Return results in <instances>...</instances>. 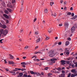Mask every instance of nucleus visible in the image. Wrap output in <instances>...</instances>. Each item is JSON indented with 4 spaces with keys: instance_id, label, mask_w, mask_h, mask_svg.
<instances>
[{
    "instance_id": "37",
    "label": "nucleus",
    "mask_w": 77,
    "mask_h": 77,
    "mask_svg": "<svg viewBox=\"0 0 77 77\" xmlns=\"http://www.w3.org/2000/svg\"><path fill=\"white\" fill-rule=\"evenodd\" d=\"M71 15V13L70 12H68L67 13V15Z\"/></svg>"
},
{
    "instance_id": "33",
    "label": "nucleus",
    "mask_w": 77,
    "mask_h": 77,
    "mask_svg": "<svg viewBox=\"0 0 77 77\" xmlns=\"http://www.w3.org/2000/svg\"><path fill=\"white\" fill-rule=\"evenodd\" d=\"M38 33L39 32L38 31H36L35 32V35H38Z\"/></svg>"
},
{
    "instance_id": "42",
    "label": "nucleus",
    "mask_w": 77,
    "mask_h": 77,
    "mask_svg": "<svg viewBox=\"0 0 77 77\" xmlns=\"http://www.w3.org/2000/svg\"><path fill=\"white\" fill-rule=\"evenodd\" d=\"M48 75H52V74L51 73H49L48 74Z\"/></svg>"
},
{
    "instance_id": "35",
    "label": "nucleus",
    "mask_w": 77,
    "mask_h": 77,
    "mask_svg": "<svg viewBox=\"0 0 77 77\" xmlns=\"http://www.w3.org/2000/svg\"><path fill=\"white\" fill-rule=\"evenodd\" d=\"M47 12H48V10H47V9H46L45 10V14H47Z\"/></svg>"
},
{
    "instance_id": "10",
    "label": "nucleus",
    "mask_w": 77,
    "mask_h": 77,
    "mask_svg": "<svg viewBox=\"0 0 77 77\" xmlns=\"http://www.w3.org/2000/svg\"><path fill=\"white\" fill-rule=\"evenodd\" d=\"M8 63H9V64H15V63H14V62L13 61H9Z\"/></svg>"
},
{
    "instance_id": "52",
    "label": "nucleus",
    "mask_w": 77,
    "mask_h": 77,
    "mask_svg": "<svg viewBox=\"0 0 77 77\" xmlns=\"http://www.w3.org/2000/svg\"><path fill=\"white\" fill-rule=\"evenodd\" d=\"M22 66H23V68H25L26 67V66L24 65H22Z\"/></svg>"
},
{
    "instance_id": "61",
    "label": "nucleus",
    "mask_w": 77,
    "mask_h": 77,
    "mask_svg": "<svg viewBox=\"0 0 77 77\" xmlns=\"http://www.w3.org/2000/svg\"><path fill=\"white\" fill-rule=\"evenodd\" d=\"M73 8L72 7H71L70 8V10H71V11H72L73 10Z\"/></svg>"
},
{
    "instance_id": "55",
    "label": "nucleus",
    "mask_w": 77,
    "mask_h": 77,
    "mask_svg": "<svg viewBox=\"0 0 77 77\" xmlns=\"http://www.w3.org/2000/svg\"><path fill=\"white\" fill-rule=\"evenodd\" d=\"M20 33H22V32H23V29H20Z\"/></svg>"
},
{
    "instance_id": "27",
    "label": "nucleus",
    "mask_w": 77,
    "mask_h": 77,
    "mask_svg": "<svg viewBox=\"0 0 77 77\" xmlns=\"http://www.w3.org/2000/svg\"><path fill=\"white\" fill-rule=\"evenodd\" d=\"M21 64L23 65H26L27 64H26V63L25 62H23L21 63Z\"/></svg>"
},
{
    "instance_id": "43",
    "label": "nucleus",
    "mask_w": 77,
    "mask_h": 77,
    "mask_svg": "<svg viewBox=\"0 0 77 77\" xmlns=\"http://www.w3.org/2000/svg\"><path fill=\"white\" fill-rule=\"evenodd\" d=\"M36 20H37V19L36 18H35L33 20V22H35L36 21Z\"/></svg>"
},
{
    "instance_id": "44",
    "label": "nucleus",
    "mask_w": 77,
    "mask_h": 77,
    "mask_svg": "<svg viewBox=\"0 0 77 77\" xmlns=\"http://www.w3.org/2000/svg\"><path fill=\"white\" fill-rule=\"evenodd\" d=\"M75 77V76H74V75L72 74V75L71 76V77Z\"/></svg>"
},
{
    "instance_id": "19",
    "label": "nucleus",
    "mask_w": 77,
    "mask_h": 77,
    "mask_svg": "<svg viewBox=\"0 0 77 77\" xmlns=\"http://www.w3.org/2000/svg\"><path fill=\"white\" fill-rule=\"evenodd\" d=\"M70 61H66V63H67L68 64H69V65H71V63H70Z\"/></svg>"
},
{
    "instance_id": "21",
    "label": "nucleus",
    "mask_w": 77,
    "mask_h": 77,
    "mask_svg": "<svg viewBox=\"0 0 77 77\" xmlns=\"http://www.w3.org/2000/svg\"><path fill=\"white\" fill-rule=\"evenodd\" d=\"M10 73H11L12 74H15V72H14V71L13 70L12 71H10Z\"/></svg>"
},
{
    "instance_id": "41",
    "label": "nucleus",
    "mask_w": 77,
    "mask_h": 77,
    "mask_svg": "<svg viewBox=\"0 0 77 77\" xmlns=\"http://www.w3.org/2000/svg\"><path fill=\"white\" fill-rule=\"evenodd\" d=\"M49 68L48 67H46L45 68V70H47Z\"/></svg>"
},
{
    "instance_id": "34",
    "label": "nucleus",
    "mask_w": 77,
    "mask_h": 77,
    "mask_svg": "<svg viewBox=\"0 0 77 77\" xmlns=\"http://www.w3.org/2000/svg\"><path fill=\"white\" fill-rule=\"evenodd\" d=\"M74 73H75L74 74V75L75 77V76H77V72H74Z\"/></svg>"
},
{
    "instance_id": "24",
    "label": "nucleus",
    "mask_w": 77,
    "mask_h": 77,
    "mask_svg": "<svg viewBox=\"0 0 77 77\" xmlns=\"http://www.w3.org/2000/svg\"><path fill=\"white\" fill-rule=\"evenodd\" d=\"M55 74H59L60 73V72L59 71H57L56 70H55L54 71Z\"/></svg>"
},
{
    "instance_id": "58",
    "label": "nucleus",
    "mask_w": 77,
    "mask_h": 77,
    "mask_svg": "<svg viewBox=\"0 0 77 77\" xmlns=\"http://www.w3.org/2000/svg\"><path fill=\"white\" fill-rule=\"evenodd\" d=\"M71 66H72V68H74V64H72L71 65Z\"/></svg>"
},
{
    "instance_id": "30",
    "label": "nucleus",
    "mask_w": 77,
    "mask_h": 77,
    "mask_svg": "<svg viewBox=\"0 0 77 77\" xmlns=\"http://www.w3.org/2000/svg\"><path fill=\"white\" fill-rule=\"evenodd\" d=\"M29 47V46H26L25 47V48H24L25 50H26V49H27V48H28Z\"/></svg>"
},
{
    "instance_id": "45",
    "label": "nucleus",
    "mask_w": 77,
    "mask_h": 77,
    "mask_svg": "<svg viewBox=\"0 0 77 77\" xmlns=\"http://www.w3.org/2000/svg\"><path fill=\"white\" fill-rule=\"evenodd\" d=\"M70 76H71V73H69L68 75L67 76V77H70Z\"/></svg>"
},
{
    "instance_id": "36",
    "label": "nucleus",
    "mask_w": 77,
    "mask_h": 77,
    "mask_svg": "<svg viewBox=\"0 0 77 77\" xmlns=\"http://www.w3.org/2000/svg\"><path fill=\"white\" fill-rule=\"evenodd\" d=\"M15 69H17L18 71H21V69L20 68H15Z\"/></svg>"
},
{
    "instance_id": "64",
    "label": "nucleus",
    "mask_w": 77,
    "mask_h": 77,
    "mask_svg": "<svg viewBox=\"0 0 77 77\" xmlns=\"http://www.w3.org/2000/svg\"><path fill=\"white\" fill-rule=\"evenodd\" d=\"M59 26H60V27L62 26V24H59Z\"/></svg>"
},
{
    "instance_id": "13",
    "label": "nucleus",
    "mask_w": 77,
    "mask_h": 77,
    "mask_svg": "<svg viewBox=\"0 0 77 77\" xmlns=\"http://www.w3.org/2000/svg\"><path fill=\"white\" fill-rule=\"evenodd\" d=\"M40 41H41V38H39L36 40V43H38V42H39Z\"/></svg>"
},
{
    "instance_id": "16",
    "label": "nucleus",
    "mask_w": 77,
    "mask_h": 77,
    "mask_svg": "<svg viewBox=\"0 0 77 77\" xmlns=\"http://www.w3.org/2000/svg\"><path fill=\"white\" fill-rule=\"evenodd\" d=\"M9 56H10V59H14V57H13V56L12 55H11V54H9Z\"/></svg>"
},
{
    "instance_id": "20",
    "label": "nucleus",
    "mask_w": 77,
    "mask_h": 77,
    "mask_svg": "<svg viewBox=\"0 0 77 77\" xmlns=\"http://www.w3.org/2000/svg\"><path fill=\"white\" fill-rule=\"evenodd\" d=\"M77 15H75L74 17H73L71 19L72 20H74L77 18Z\"/></svg>"
},
{
    "instance_id": "29",
    "label": "nucleus",
    "mask_w": 77,
    "mask_h": 77,
    "mask_svg": "<svg viewBox=\"0 0 77 77\" xmlns=\"http://www.w3.org/2000/svg\"><path fill=\"white\" fill-rule=\"evenodd\" d=\"M57 69V70H58V71H60L61 70V68L59 67L57 69Z\"/></svg>"
},
{
    "instance_id": "47",
    "label": "nucleus",
    "mask_w": 77,
    "mask_h": 77,
    "mask_svg": "<svg viewBox=\"0 0 77 77\" xmlns=\"http://www.w3.org/2000/svg\"><path fill=\"white\" fill-rule=\"evenodd\" d=\"M60 51H61V52L62 51H63V50L61 48L60 49Z\"/></svg>"
},
{
    "instance_id": "4",
    "label": "nucleus",
    "mask_w": 77,
    "mask_h": 77,
    "mask_svg": "<svg viewBox=\"0 0 77 77\" xmlns=\"http://www.w3.org/2000/svg\"><path fill=\"white\" fill-rule=\"evenodd\" d=\"M8 33V31L7 29H5L3 32V34L4 35L6 36L7 33Z\"/></svg>"
},
{
    "instance_id": "49",
    "label": "nucleus",
    "mask_w": 77,
    "mask_h": 77,
    "mask_svg": "<svg viewBox=\"0 0 77 77\" xmlns=\"http://www.w3.org/2000/svg\"><path fill=\"white\" fill-rule=\"evenodd\" d=\"M58 44L59 45H61L62 44V42H60L58 43Z\"/></svg>"
},
{
    "instance_id": "56",
    "label": "nucleus",
    "mask_w": 77,
    "mask_h": 77,
    "mask_svg": "<svg viewBox=\"0 0 77 77\" xmlns=\"http://www.w3.org/2000/svg\"><path fill=\"white\" fill-rule=\"evenodd\" d=\"M72 36V34H70V35H69V37H71V36Z\"/></svg>"
},
{
    "instance_id": "26",
    "label": "nucleus",
    "mask_w": 77,
    "mask_h": 77,
    "mask_svg": "<svg viewBox=\"0 0 77 77\" xmlns=\"http://www.w3.org/2000/svg\"><path fill=\"white\" fill-rule=\"evenodd\" d=\"M71 72H72L73 73H74V72H76V71H75V69H73L72 70Z\"/></svg>"
},
{
    "instance_id": "60",
    "label": "nucleus",
    "mask_w": 77,
    "mask_h": 77,
    "mask_svg": "<svg viewBox=\"0 0 77 77\" xmlns=\"http://www.w3.org/2000/svg\"><path fill=\"white\" fill-rule=\"evenodd\" d=\"M62 73H65V71L64 70H62Z\"/></svg>"
},
{
    "instance_id": "38",
    "label": "nucleus",
    "mask_w": 77,
    "mask_h": 77,
    "mask_svg": "<svg viewBox=\"0 0 77 77\" xmlns=\"http://www.w3.org/2000/svg\"><path fill=\"white\" fill-rule=\"evenodd\" d=\"M21 3H22V5H23V3H24V0H22L21 1Z\"/></svg>"
},
{
    "instance_id": "32",
    "label": "nucleus",
    "mask_w": 77,
    "mask_h": 77,
    "mask_svg": "<svg viewBox=\"0 0 77 77\" xmlns=\"http://www.w3.org/2000/svg\"><path fill=\"white\" fill-rule=\"evenodd\" d=\"M26 69L25 68L21 69V71H26Z\"/></svg>"
},
{
    "instance_id": "5",
    "label": "nucleus",
    "mask_w": 77,
    "mask_h": 77,
    "mask_svg": "<svg viewBox=\"0 0 77 77\" xmlns=\"http://www.w3.org/2000/svg\"><path fill=\"white\" fill-rule=\"evenodd\" d=\"M51 14L52 17H53V16H54V17H56L57 15L56 13H54V14L52 11H51Z\"/></svg>"
},
{
    "instance_id": "48",
    "label": "nucleus",
    "mask_w": 77,
    "mask_h": 77,
    "mask_svg": "<svg viewBox=\"0 0 77 77\" xmlns=\"http://www.w3.org/2000/svg\"><path fill=\"white\" fill-rule=\"evenodd\" d=\"M24 77H27V75L26 74H24L23 75Z\"/></svg>"
},
{
    "instance_id": "6",
    "label": "nucleus",
    "mask_w": 77,
    "mask_h": 77,
    "mask_svg": "<svg viewBox=\"0 0 77 77\" xmlns=\"http://www.w3.org/2000/svg\"><path fill=\"white\" fill-rule=\"evenodd\" d=\"M3 16H4V17H5V18H6L7 19H8V18H9V16H8V15H7V14H3Z\"/></svg>"
},
{
    "instance_id": "12",
    "label": "nucleus",
    "mask_w": 77,
    "mask_h": 77,
    "mask_svg": "<svg viewBox=\"0 0 77 77\" xmlns=\"http://www.w3.org/2000/svg\"><path fill=\"white\" fill-rule=\"evenodd\" d=\"M64 54H65V55H66V54L67 55H69V52H67L66 51H65L64 52Z\"/></svg>"
},
{
    "instance_id": "23",
    "label": "nucleus",
    "mask_w": 77,
    "mask_h": 77,
    "mask_svg": "<svg viewBox=\"0 0 77 77\" xmlns=\"http://www.w3.org/2000/svg\"><path fill=\"white\" fill-rule=\"evenodd\" d=\"M7 9L9 11V12H12V10L10 9L7 8Z\"/></svg>"
},
{
    "instance_id": "2",
    "label": "nucleus",
    "mask_w": 77,
    "mask_h": 77,
    "mask_svg": "<svg viewBox=\"0 0 77 77\" xmlns=\"http://www.w3.org/2000/svg\"><path fill=\"white\" fill-rule=\"evenodd\" d=\"M57 60V59L56 58L51 59V65H52V63H54L55 62V60Z\"/></svg>"
},
{
    "instance_id": "18",
    "label": "nucleus",
    "mask_w": 77,
    "mask_h": 77,
    "mask_svg": "<svg viewBox=\"0 0 77 77\" xmlns=\"http://www.w3.org/2000/svg\"><path fill=\"white\" fill-rule=\"evenodd\" d=\"M65 45L66 46H68L69 45V42L68 41H66Z\"/></svg>"
},
{
    "instance_id": "39",
    "label": "nucleus",
    "mask_w": 77,
    "mask_h": 77,
    "mask_svg": "<svg viewBox=\"0 0 77 77\" xmlns=\"http://www.w3.org/2000/svg\"><path fill=\"white\" fill-rule=\"evenodd\" d=\"M6 23H7V24H8V23H9V20H6Z\"/></svg>"
},
{
    "instance_id": "8",
    "label": "nucleus",
    "mask_w": 77,
    "mask_h": 77,
    "mask_svg": "<svg viewBox=\"0 0 77 77\" xmlns=\"http://www.w3.org/2000/svg\"><path fill=\"white\" fill-rule=\"evenodd\" d=\"M64 26L65 27H66V28H67L69 26V25H68V23H66L64 24Z\"/></svg>"
},
{
    "instance_id": "50",
    "label": "nucleus",
    "mask_w": 77,
    "mask_h": 77,
    "mask_svg": "<svg viewBox=\"0 0 77 77\" xmlns=\"http://www.w3.org/2000/svg\"><path fill=\"white\" fill-rule=\"evenodd\" d=\"M34 57H35V58H37V57H36V56H33L32 57V58H34Z\"/></svg>"
},
{
    "instance_id": "54",
    "label": "nucleus",
    "mask_w": 77,
    "mask_h": 77,
    "mask_svg": "<svg viewBox=\"0 0 77 77\" xmlns=\"http://www.w3.org/2000/svg\"><path fill=\"white\" fill-rule=\"evenodd\" d=\"M74 13H72V16L74 17Z\"/></svg>"
},
{
    "instance_id": "7",
    "label": "nucleus",
    "mask_w": 77,
    "mask_h": 77,
    "mask_svg": "<svg viewBox=\"0 0 77 77\" xmlns=\"http://www.w3.org/2000/svg\"><path fill=\"white\" fill-rule=\"evenodd\" d=\"M61 62L62 63L61 64L62 65H65L66 63H65V60H61Z\"/></svg>"
},
{
    "instance_id": "3",
    "label": "nucleus",
    "mask_w": 77,
    "mask_h": 77,
    "mask_svg": "<svg viewBox=\"0 0 77 77\" xmlns=\"http://www.w3.org/2000/svg\"><path fill=\"white\" fill-rule=\"evenodd\" d=\"M75 30V26H73L71 28V33H74Z\"/></svg>"
},
{
    "instance_id": "46",
    "label": "nucleus",
    "mask_w": 77,
    "mask_h": 77,
    "mask_svg": "<svg viewBox=\"0 0 77 77\" xmlns=\"http://www.w3.org/2000/svg\"><path fill=\"white\" fill-rule=\"evenodd\" d=\"M15 2V0H12V3H14Z\"/></svg>"
},
{
    "instance_id": "25",
    "label": "nucleus",
    "mask_w": 77,
    "mask_h": 77,
    "mask_svg": "<svg viewBox=\"0 0 77 77\" xmlns=\"http://www.w3.org/2000/svg\"><path fill=\"white\" fill-rule=\"evenodd\" d=\"M20 77H22L23 75V73H19Z\"/></svg>"
},
{
    "instance_id": "62",
    "label": "nucleus",
    "mask_w": 77,
    "mask_h": 77,
    "mask_svg": "<svg viewBox=\"0 0 77 77\" xmlns=\"http://www.w3.org/2000/svg\"><path fill=\"white\" fill-rule=\"evenodd\" d=\"M38 46H36L35 48V49H38Z\"/></svg>"
},
{
    "instance_id": "31",
    "label": "nucleus",
    "mask_w": 77,
    "mask_h": 77,
    "mask_svg": "<svg viewBox=\"0 0 77 77\" xmlns=\"http://www.w3.org/2000/svg\"><path fill=\"white\" fill-rule=\"evenodd\" d=\"M19 74V72H16V73L12 74V75H16V74Z\"/></svg>"
},
{
    "instance_id": "9",
    "label": "nucleus",
    "mask_w": 77,
    "mask_h": 77,
    "mask_svg": "<svg viewBox=\"0 0 77 77\" xmlns=\"http://www.w3.org/2000/svg\"><path fill=\"white\" fill-rule=\"evenodd\" d=\"M1 26L2 28H3V29H6V25H2V24Z\"/></svg>"
},
{
    "instance_id": "40",
    "label": "nucleus",
    "mask_w": 77,
    "mask_h": 77,
    "mask_svg": "<svg viewBox=\"0 0 77 77\" xmlns=\"http://www.w3.org/2000/svg\"><path fill=\"white\" fill-rule=\"evenodd\" d=\"M67 39L69 41H71V38H70V37H68L67 38Z\"/></svg>"
},
{
    "instance_id": "1",
    "label": "nucleus",
    "mask_w": 77,
    "mask_h": 77,
    "mask_svg": "<svg viewBox=\"0 0 77 77\" xmlns=\"http://www.w3.org/2000/svg\"><path fill=\"white\" fill-rule=\"evenodd\" d=\"M49 56L51 57H53V56H54V52L53 51H51L49 52Z\"/></svg>"
},
{
    "instance_id": "51",
    "label": "nucleus",
    "mask_w": 77,
    "mask_h": 77,
    "mask_svg": "<svg viewBox=\"0 0 77 77\" xmlns=\"http://www.w3.org/2000/svg\"><path fill=\"white\" fill-rule=\"evenodd\" d=\"M23 9V7H21V8H20V12H21V11H22V9Z\"/></svg>"
},
{
    "instance_id": "15",
    "label": "nucleus",
    "mask_w": 77,
    "mask_h": 77,
    "mask_svg": "<svg viewBox=\"0 0 77 77\" xmlns=\"http://www.w3.org/2000/svg\"><path fill=\"white\" fill-rule=\"evenodd\" d=\"M30 73L31 74H36V72H33V71H30Z\"/></svg>"
},
{
    "instance_id": "53",
    "label": "nucleus",
    "mask_w": 77,
    "mask_h": 77,
    "mask_svg": "<svg viewBox=\"0 0 77 77\" xmlns=\"http://www.w3.org/2000/svg\"><path fill=\"white\" fill-rule=\"evenodd\" d=\"M75 66L76 67H77V62H75Z\"/></svg>"
},
{
    "instance_id": "28",
    "label": "nucleus",
    "mask_w": 77,
    "mask_h": 77,
    "mask_svg": "<svg viewBox=\"0 0 77 77\" xmlns=\"http://www.w3.org/2000/svg\"><path fill=\"white\" fill-rule=\"evenodd\" d=\"M1 22L3 24H5V22L3 20H1Z\"/></svg>"
},
{
    "instance_id": "11",
    "label": "nucleus",
    "mask_w": 77,
    "mask_h": 77,
    "mask_svg": "<svg viewBox=\"0 0 77 77\" xmlns=\"http://www.w3.org/2000/svg\"><path fill=\"white\" fill-rule=\"evenodd\" d=\"M48 31L49 33H50L51 32V31H52V29H51V28H49L48 29Z\"/></svg>"
},
{
    "instance_id": "57",
    "label": "nucleus",
    "mask_w": 77,
    "mask_h": 77,
    "mask_svg": "<svg viewBox=\"0 0 77 77\" xmlns=\"http://www.w3.org/2000/svg\"><path fill=\"white\" fill-rule=\"evenodd\" d=\"M49 38H48V37H47L46 38V40H48Z\"/></svg>"
},
{
    "instance_id": "59",
    "label": "nucleus",
    "mask_w": 77,
    "mask_h": 77,
    "mask_svg": "<svg viewBox=\"0 0 77 77\" xmlns=\"http://www.w3.org/2000/svg\"><path fill=\"white\" fill-rule=\"evenodd\" d=\"M60 2L61 3H63V0H60Z\"/></svg>"
},
{
    "instance_id": "63",
    "label": "nucleus",
    "mask_w": 77,
    "mask_h": 77,
    "mask_svg": "<svg viewBox=\"0 0 77 77\" xmlns=\"http://www.w3.org/2000/svg\"><path fill=\"white\" fill-rule=\"evenodd\" d=\"M13 70L14 71H15V72H16V71H18V70H17V69H14V70Z\"/></svg>"
},
{
    "instance_id": "22",
    "label": "nucleus",
    "mask_w": 77,
    "mask_h": 77,
    "mask_svg": "<svg viewBox=\"0 0 77 77\" xmlns=\"http://www.w3.org/2000/svg\"><path fill=\"white\" fill-rule=\"evenodd\" d=\"M4 12L5 14H9V11L7 10H5L4 11Z\"/></svg>"
},
{
    "instance_id": "17",
    "label": "nucleus",
    "mask_w": 77,
    "mask_h": 77,
    "mask_svg": "<svg viewBox=\"0 0 77 77\" xmlns=\"http://www.w3.org/2000/svg\"><path fill=\"white\" fill-rule=\"evenodd\" d=\"M59 77H65V75L64 74H62L59 75Z\"/></svg>"
},
{
    "instance_id": "14",
    "label": "nucleus",
    "mask_w": 77,
    "mask_h": 77,
    "mask_svg": "<svg viewBox=\"0 0 77 77\" xmlns=\"http://www.w3.org/2000/svg\"><path fill=\"white\" fill-rule=\"evenodd\" d=\"M3 32H4V30L3 29H0V32L1 34H3Z\"/></svg>"
}]
</instances>
